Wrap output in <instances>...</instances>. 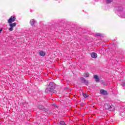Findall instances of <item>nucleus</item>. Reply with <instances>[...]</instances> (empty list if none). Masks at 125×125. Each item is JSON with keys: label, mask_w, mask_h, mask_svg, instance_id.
I'll list each match as a JSON object with an SVG mask.
<instances>
[{"label": "nucleus", "mask_w": 125, "mask_h": 125, "mask_svg": "<svg viewBox=\"0 0 125 125\" xmlns=\"http://www.w3.org/2000/svg\"><path fill=\"white\" fill-rule=\"evenodd\" d=\"M16 20V18L15 16H11L8 20V23L9 26V28H8L9 31L10 32H12L13 30H14V27H16V22H15V20Z\"/></svg>", "instance_id": "obj_1"}, {"label": "nucleus", "mask_w": 125, "mask_h": 125, "mask_svg": "<svg viewBox=\"0 0 125 125\" xmlns=\"http://www.w3.org/2000/svg\"><path fill=\"white\" fill-rule=\"evenodd\" d=\"M104 107L105 108V109H106V110H109L111 112L114 111V106H113V105H110V104H105Z\"/></svg>", "instance_id": "obj_2"}, {"label": "nucleus", "mask_w": 125, "mask_h": 125, "mask_svg": "<svg viewBox=\"0 0 125 125\" xmlns=\"http://www.w3.org/2000/svg\"><path fill=\"white\" fill-rule=\"evenodd\" d=\"M29 23H30L31 26H32V27H35V26L36 25V23H37V21H36L35 20H34V19H31Z\"/></svg>", "instance_id": "obj_3"}, {"label": "nucleus", "mask_w": 125, "mask_h": 125, "mask_svg": "<svg viewBox=\"0 0 125 125\" xmlns=\"http://www.w3.org/2000/svg\"><path fill=\"white\" fill-rule=\"evenodd\" d=\"M49 86L50 89H53V88H54V83L51 82L49 84Z\"/></svg>", "instance_id": "obj_4"}, {"label": "nucleus", "mask_w": 125, "mask_h": 125, "mask_svg": "<svg viewBox=\"0 0 125 125\" xmlns=\"http://www.w3.org/2000/svg\"><path fill=\"white\" fill-rule=\"evenodd\" d=\"M100 93L101 94H102L103 95H107V93L106 91L104 90H100Z\"/></svg>", "instance_id": "obj_5"}, {"label": "nucleus", "mask_w": 125, "mask_h": 125, "mask_svg": "<svg viewBox=\"0 0 125 125\" xmlns=\"http://www.w3.org/2000/svg\"><path fill=\"white\" fill-rule=\"evenodd\" d=\"M91 56L92 58H97V54L96 53H92Z\"/></svg>", "instance_id": "obj_6"}, {"label": "nucleus", "mask_w": 125, "mask_h": 125, "mask_svg": "<svg viewBox=\"0 0 125 125\" xmlns=\"http://www.w3.org/2000/svg\"><path fill=\"white\" fill-rule=\"evenodd\" d=\"M116 10L118 12H122L124 10V8L123 7H119L116 9Z\"/></svg>", "instance_id": "obj_7"}, {"label": "nucleus", "mask_w": 125, "mask_h": 125, "mask_svg": "<svg viewBox=\"0 0 125 125\" xmlns=\"http://www.w3.org/2000/svg\"><path fill=\"white\" fill-rule=\"evenodd\" d=\"M94 78L95 79L96 83H99V78H98L97 75H94Z\"/></svg>", "instance_id": "obj_8"}, {"label": "nucleus", "mask_w": 125, "mask_h": 125, "mask_svg": "<svg viewBox=\"0 0 125 125\" xmlns=\"http://www.w3.org/2000/svg\"><path fill=\"white\" fill-rule=\"evenodd\" d=\"M39 54L41 56H45V52L43 51H40Z\"/></svg>", "instance_id": "obj_9"}, {"label": "nucleus", "mask_w": 125, "mask_h": 125, "mask_svg": "<svg viewBox=\"0 0 125 125\" xmlns=\"http://www.w3.org/2000/svg\"><path fill=\"white\" fill-rule=\"evenodd\" d=\"M83 76L84 77H85V78H88V77H89V73H88V72H85L83 74Z\"/></svg>", "instance_id": "obj_10"}, {"label": "nucleus", "mask_w": 125, "mask_h": 125, "mask_svg": "<svg viewBox=\"0 0 125 125\" xmlns=\"http://www.w3.org/2000/svg\"><path fill=\"white\" fill-rule=\"evenodd\" d=\"M113 1V0H106V3H111Z\"/></svg>", "instance_id": "obj_11"}, {"label": "nucleus", "mask_w": 125, "mask_h": 125, "mask_svg": "<svg viewBox=\"0 0 125 125\" xmlns=\"http://www.w3.org/2000/svg\"><path fill=\"white\" fill-rule=\"evenodd\" d=\"M102 83L104 84V85H107V83H106L104 81H102Z\"/></svg>", "instance_id": "obj_12"}, {"label": "nucleus", "mask_w": 125, "mask_h": 125, "mask_svg": "<svg viewBox=\"0 0 125 125\" xmlns=\"http://www.w3.org/2000/svg\"><path fill=\"white\" fill-rule=\"evenodd\" d=\"M83 97H84V98H86V97H87V95L84 93L83 94Z\"/></svg>", "instance_id": "obj_13"}, {"label": "nucleus", "mask_w": 125, "mask_h": 125, "mask_svg": "<svg viewBox=\"0 0 125 125\" xmlns=\"http://www.w3.org/2000/svg\"><path fill=\"white\" fill-rule=\"evenodd\" d=\"M81 81H83V83H84V82H85V80H84V78H83V77L81 78Z\"/></svg>", "instance_id": "obj_14"}, {"label": "nucleus", "mask_w": 125, "mask_h": 125, "mask_svg": "<svg viewBox=\"0 0 125 125\" xmlns=\"http://www.w3.org/2000/svg\"><path fill=\"white\" fill-rule=\"evenodd\" d=\"M96 36H101V34L100 33H96Z\"/></svg>", "instance_id": "obj_15"}, {"label": "nucleus", "mask_w": 125, "mask_h": 125, "mask_svg": "<svg viewBox=\"0 0 125 125\" xmlns=\"http://www.w3.org/2000/svg\"><path fill=\"white\" fill-rule=\"evenodd\" d=\"M121 85H122V86H125V82L124 83H122Z\"/></svg>", "instance_id": "obj_16"}, {"label": "nucleus", "mask_w": 125, "mask_h": 125, "mask_svg": "<svg viewBox=\"0 0 125 125\" xmlns=\"http://www.w3.org/2000/svg\"><path fill=\"white\" fill-rule=\"evenodd\" d=\"M42 105H40L38 107L39 108V109H42Z\"/></svg>", "instance_id": "obj_17"}, {"label": "nucleus", "mask_w": 125, "mask_h": 125, "mask_svg": "<svg viewBox=\"0 0 125 125\" xmlns=\"http://www.w3.org/2000/svg\"><path fill=\"white\" fill-rule=\"evenodd\" d=\"M1 31H2V28H1V29H0V34H1Z\"/></svg>", "instance_id": "obj_18"}]
</instances>
